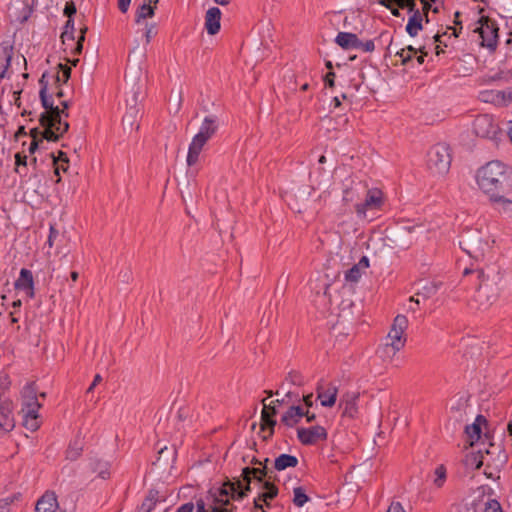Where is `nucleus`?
<instances>
[{
  "label": "nucleus",
  "instance_id": "obj_58",
  "mask_svg": "<svg viewBox=\"0 0 512 512\" xmlns=\"http://www.w3.org/2000/svg\"><path fill=\"white\" fill-rule=\"evenodd\" d=\"M421 3L423 4V12L426 18V22H429L428 11L432 8V6L429 0H421Z\"/></svg>",
  "mask_w": 512,
  "mask_h": 512
},
{
  "label": "nucleus",
  "instance_id": "obj_52",
  "mask_svg": "<svg viewBox=\"0 0 512 512\" xmlns=\"http://www.w3.org/2000/svg\"><path fill=\"white\" fill-rule=\"evenodd\" d=\"M396 55L401 58L402 64H407L412 59V55L406 52V49H401L396 52Z\"/></svg>",
  "mask_w": 512,
  "mask_h": 512
},
{
  "label": "nucleus",
  "instance_id": "obj_61",
  "mask_svg": "<svg viewBox=\"0 0 512 512\" xmlns=\"http://www.w3.org/2000/svg\"><path fill=\"white\" fill-rule=\"evenodd\" d=\"M334 78H335V73H333V72L327 73L325 76L326 85H328L329 87H333L334 86Z\"/></svg>",
  "mask_w": 512,
  "mask_h": 512
},
{
  "label": "nucleus",
  "instance_id": "obj_50",
  "mask_svg": "<svg viewBox=\"0 0 512 512\" xmlns=\"http://www.w3.org/2000/svg\"><path fill=\"white\" fill-rule=\"evenodd\" d=\"M64 14L68 18H72V16L76 14V6L73 1L66 3L65 8H64Z\"/></svg>",
  "mask_w": 512,
  "mask_h": 512
},
{
  "label": "nucleus",
  "instance_id": "obj_57",
  "mask_svg": "<svg viewBox=\"0 0 512 512\" xmlns=\"http://www.w3.org/2000/svg\"><path fill=\"white\" fill-rule=\"evenodd\" d=\"M303 401H304V405H305V407H303L304 410L309 411V408L312 407V405H313V395L308 394V395L304 396Z\"/></svg>",
  "mask_w": 512,
  "mask_h": 512
},
{
  "label": "nucleus",
  "instance_id": "obj_28",
  "mask_svg": "<svg viewBox=\"0 0 512 512\" xmlns=\"http://www.w3.org/2000/svg\"><path fill=\"white\" fill-rule=\"evenodd\" d=\"M368 267L369 261L367 257L364 256L357 264L346 271L345 280L352 283L357 282L361 278L363 271Z\"/></svg>",
  "mask_w": 512,
  "mask_h": 512
},
{
  "label": "nucleus",
  "instance_id": "obj_56",
  "mask_svg": "<svg viewBox=\"0 0 512 512\" xmlns=\"http://www.w3.org/2000/svg\"><path fill=\"white\" fill-rule=\"evenodd\" d=\"M131 0H118V8L122 13H126L129 9Z\"/></svg>",
  "mask_w": 512,
  "mask_h": 512
},
{
  "label": "nucleus",
  "instance_id": "obj_35",
  "mask_svg": "<svg viewBox=\"0 0 512 512\" xmlns=\"http://www.w3.org/2000/svg\"><path fill=\"white\" fill-rule=\"evenodd\" d=\"M297 464L298 459L295 456L289 454H281L274 461V467L278 471L295 467Z\"/></svg>",
  "mask_w": 512,
  "mask_h": 512
},
{
  "label": "nucleus",
  "instance_id": "obj_21",
  "mask_svg": "<svg viewBox=\"0 0 512 512\" xmlns=\"http://www.w3.org/2000/svg\"><path fill=\"white\" fill-rule=\"evenodd\" d=\"M221 11L217 7L208 9L205 16V27L210 35H215L220 30Z\"/></svg>",
  "mask_w": 512,
  "mask_h": 512
},
{
  "label": "nucleus",
  "instance_id": "obj_10",
  "mask_svg": "<svg viewBox=\"0 0 512 512\" xmlns=\"http://www.w3.org/2000/svg\"><path fill=\"white\" fill-rule=\"evenodd\" d=\"M479 26L474 30L481 38V45L494 51L498 41V27L495 21L489 17L482 16L479 21Z\"/></svg>",
  "mask_w": 512,
  "mask_h": 512
},
{
  "label": "nucleus",
  "instance_id": "obj_13",
  "mask_svg": "<svg viewBox=\"0 0 512 512\" xmlns=\"http://www.w3.org/2000/svg\"><path fill=\"white\" fill-rule=\"evenodd\" d=\"M297 437L304 445H313L327 438V431L324 427L316 425L309 428H299Z\"/></svg>",
  "mask_w": 512,
  "mask_h": 512
},
{
  "label": "nucleus",
  "instance_id": "obj_7",
  "mask_svg": "<svg viewBox=\"0 0 512 512\" xmlns=\"http://www.w3.org/2000/svg\"><path fill=\"white\" fill-rule=\"evenodd\" d=\"M46 73H44L40 79V98L43 107L46 110L47 116L42 115L41 124L43 128H53L57 124H62L61 121V113L63 110H60L58 106H54V102L51 95H47V83L45 82Z\"/></svg>",
  "mask_w": 512,
  "mask_h": 512
},
{
  "label": "nucleus",
  "instance_id": "obj_54",
  "mask_svg": "<svg viewBox=\"0 0 512 512\" xmlns=\"http://www.w3.org/2000/svg\"><path fill=\"white\" fill-rule=\"evenodd\" d=\"M62 42L65 44L66 41L74 40V30H64L61 34Z\"/></svg>",
  "mask_w": 512,
  "mask_h": 512
},
{
  "label": "nucleus",
  "instance_id": "obj_3",
  "mask_svg": "<svg viewBox=\"0 0 512 512\" xmlns=\"http://www.w3.org/2000/svg\"><path fill=\"white\" fill-rule=\"evenodd\" d=\"M460 141L467 149L508 147L507 130H464L460 135Z\"/></svg>",
  "mask_w": 512,
  "mask_h": 512
},
{
  "label": "nucleus",
  "instance_id": "obj_39",
  "mask_svg": "<svg viewBox=\"0 0 512 512\" xmlns=\"http://www.w3.org/2000/svg\"><path fill=\"white\" fill-rule=\"evenodd\" d=\"M293 494H294L293 502L298 507H302L309 500V498L306 495L305 491L301 487L294 488Z\"/></svg>",
  "mask_w": 512,
  "mask_h": 512
},
{
  "label": "nucleus",
  "instance_id": "obj_44",
  "mask_svg": "<svg viewBox=\"0 0 512 512\" xmlns=\"http://www.w3.org/2000/svg\"><path fill=\"white\" fill-rule=\"evenodd\" d=\"M415 1L416 0H399L397 6L399 8H401V9L407 8L410 13L414 14L415 11H419L416 8V2Z\"/></svg>",
  "mask_w": 512,
  "mask_h": 512
},
{
  "label": "nucleus",
  "instance_id": "obj_8",
  "mask_svg": "<svg viewBox=\"0 0 512 512\" xmlns=\"http://www.w3.org/2000/svg\"><path fill=\"white\" fill-rule=\"evenodd\" d=\"M478 277L481 279V283L477 288L473 302L476 304V308L479 310H487L498 298V288L495 284L487 282L483 271H478Z\"/></svg>",
  "mask_w": 512,
  "mask_h": 512
},
{
  "label": "nucleus",
  "instance_id": "obj_18",
  "mask_svg": "<svg viewBox=\"0 0 512 512\" xmlns=\"http://www.w3.org/2000/svg\"><path fill=\"white\" fill-rule=\"evenodd\" d=\"M486 425V419L482 415H478L475 421L466 426L465 434L469 445L474 446L481 438L482 427Z\"/></svg>",
  "mask_w": 512,
  "mask_h": 512
},
{
  "label": "nucleus",
  "instance_id": "obj_34",
  "mask_svg": "<svg viewBox=\"0 0 512 512\" xmlns=\"http://www.w3.org/2000/svg\"><path fill=\"white\" fill-rule=\"evenodd\" d=\"M422 14L420 11H415L408 20L406 31L411 37L417 36L418 32L423 29Z\"/></svg>",
  "mask_w": 512,
  "mask_h": 512
},
{
  "label": "nucleus",
  "instance_id": "obj_16",
  "mask_svg": "<svg viewBox=\"0 0 512 512\" xmlns=\"http://www.w3.org/2000/svg\"><path fill=\"white\" fill-rule=\"evenodd\" d=\"M338 388L332 383L321 385L317 389V398L323 407H332L336 403Z\"/></svg>",
  "mask_w": 512,
  "mask_h": 512
},
{
  "label": "nucleus",
  "instance_id": "obj_37",
  "mask_svg": "<svg viewBox=\"0 0 512 512\" xmlns=\"http://www.w3.org/2000/svg\"><path fill=\"white\" fill-rule=\"evenodd\" d=\"M57 71L53 75L54 82L60 86L61 83H67L71 76V68L67 65L58 64Z\"/></svg>",
  "mask_w": 512,
  "mask_h": 512
},
{
  "label": "nucleus",
  "instance_id": "obj_5",
  "mask_svg": "<svg viewBox=\"0 0 512 512\" xmlns=\"http://www.w3.org/2000/svg\"><path fill=\"white\" fill-rule=\"evenodd\" d=\"M452 153L448 144L437 143L427 152V168L430 173L437 177H445L451 167Z\"/></svg>",
  "mask_w": 512,
  "mask_h": 512
},
{
  "label": "nucleus",
  "instance_id": "obj_55",
  "mask_svg": "<svg viewBox=\"0 0 512 512\" xmlns=\"http://www.w3.org/2000/svg\"><path fill=\"white\" fill-rule=\"evenodd\" d=\"M387 512H405V510L399 502H393L389 506Z\"/></svg>",
  "mask_w": 512,
  "mask_h": 512
},
{
  "label": "nucleus",
  "instance_id": "obj_32",
  "mask_svg": "<svg viewBox=\"0 0 512 512\" xmlns=\"http://www.w3.org/2000/svg\"><path fill=\"white\" fill-rule=\"evenodd\" d=\"M23 418V425L26 429L34 432L39 429L41 421L39 419V412L35 411H21Z\"/></svg>",
  "mask_w": 512,
  "mask_h": 512
},
{
  "label": "nucleus",
  "instance_id": "obj_19",
  "mask_svg": "<svg viewBox=\"0 0 512 512\" xmlns=\"http://www.w3.org/2000/svg\"><path fill=\"white\" fill-rule=\"evenodd\" d=\"M41 404L38 402L35 389L28 385L22 391V408L21 411L39 412Z\"/></svg>",
  "mask_w": 512,
  "mask_h": 512
},
{
  "label": "nucleus",
  "instance_id": "obj_14",
  "mask_svg": "<svg viewBox=\"0 0 512 512\" xmlns=\"http://www.w3.org/2000/svg\"><path fill=\"white\" fill-rule=\"evenodd\" d=\"M306 418L308 423L315 419V414L310 413L308 410H304L301 406H291L282 416V422L288 426L293 427L298 424L302 418Z\"/></svg>",
  "mask_w": 512,
  "mask_h": 512
},
{
  "label": "nucleus",
  "instance_id": "obj_36",
  "mask_svg": "<svg viewBox=\"0 0 512 512\" xmlns=\"http://www.w3.org/2000/svg\"><path fill=\"white\" fill-rule=\"evenodd\" d=\"M447 479V469L443 464H439L435 467L432 474V482L436 488H441L445 484Z\"/></svg>",
  "mask_w": 512,
  "mask_h": 512
},
{
  "label": "nucleus",
  "instance_id": "obj_51",
  "mask_svg": "<svg viewBox=\"0 0 512 512\" xmlns=\"http://www.w3.org/2000/svg\"><path fill=\"white\" fill-rule=\"evenodd\" d=\"M357 49H361L364 52H372L375 49L374 41L373 40H367L365 42L361 41V45H359Z\"/></svg>",
  "mask_w": 512,
  "mask_h": 512
},
{
  "label": "nucleus",
  "instance_id": "obj_60",
  "mask_svg": "<svg viewBox=\"0 0 512 512\" xmlns=\"http://www.w3.org/2000/svg\"><path fill=\"white\" fill-rule=\"evenodd\" d=\"M194 506L192 503H186L179 507L176 512H193Z\"/></svg>",
  "mask_w": 512,
  "mask_h": 512
},
{
  "label": "nucleus",
  "instance_id": "obj_38",
  "mask_svg": "<svg viewBox=\"0 0 512 512\" xmlns=\"http://www.w3.org/2000/svg\"><path fill=\"white\" fill-rule=\"evenodd\" d=\"M473 126L474 128H493L494 118L488 114L479 115L475 118Z\"/></svg>",
  "mask_w": 512,
  "mask_h": 512
},
{
  "label": "nucleus",
  "instance_id": "obj_49",
  "mask_svg": "<svg viewBox=\"0 0 512 512\" xmlns=\"http://www.w3.org/2000/svg\"><path fill=\"white\" fill-rule=\"evenodd\" d=\"M221 123L218 121L217 117L210 115L204 118L202 128H209L210 126H219Z\"/></svg>",
  "mask_w": 512,
  "mask_h": 512
},
{
  "label": "nucleus",
  "instance_id": "obj_42",
  "mask_svg": "<svg viewBox=\"0 0 512 512\" xmlns=\"http://www.w3.org/2000/svg\"><path fill=\"white\" fill-rule=\"evenodd\" d=\"M87 30H88V28L86 26L80 29V35H79V37L77 39L76 46L73 49V54L74 55L81 54V52L83 50V42L85 40V33L87 32Z\"/></svg>",
  "mask_w": 512,
  "mask_h": 512
},
{
  "label": "nucleus",
  "instance_id": "obj_23",
  "mask_svg": "<svg viewBox=\"0 0 512 512\" xmlns=\"http://www.w3.org/2000/svg\"><path fill=\"white\" fill-rule=\"evenodd\" d=\"M358 394L355 392L346 393L340 400V407L343 409V415L354 417L357 414Z\"/></svg>",
  "mask_w": 512,
  "mask_h": 512
},
{
  "label": "nucleus",
  "instance_id": "obj_64",
  "mask_svg": "<svg viewBox=\"0 0 512 512\" xmlns=\"http://www.w3.org/2000/svg\"><path fill=\"white\" fill-rule=\"evenodd\" d=\"M9 502L7 499L0 498V512H8Z\"/></svg>",
  "mask_w": 512,
  "mask_h": 512
},
{
  "label": "nucleus",
  "instance_id": "obj_11",
  "mask_svg": "<svg viewBox=\"0 0 512 512\" xmlns=\"http://www.w3.org/2000/svg\"><path fill=\"white\" fill-rule=\"evenodd\" d=\"M342 189V202L345 205L357 201L362 192L365 190V185L353 174H348L341 183Z\"/></svg>",
  "mask_w": 512,
  "mask_h": 512
},
{
  "label": "nucleus",
  "instance_id": "obj_53",
  "mask_svg": "<svg viewBox=\"0 0 512 512\" xmlns=\"http://www.w3.org/2000/svg\"><path fill=\"white\" fill-rule=\"evenodd\" d=\"M57 235H58V231L53 226H51L50 230H49L48 240H47V244L50 248L53 246L54 240L57 237Z\"/></svg>",
  "mask_w": 512,
  "mask_h": 512
},
{
  "label": "nucleus",
  "instance_id": "obj_26",
  "mask_svg": "<svg viewBox=\"0 0 512 512\" xmlns=\"http://www.w3.org/2000/svg\"><path fill=\"white\" fill-rule=\"evenodd\" d=\"M30 134L32 140L30 142L28 151L30 153H34L38 148V136L41 135L42 138L48 141H56L59 138V135L55 133V130H30Z\"/></svg>",
  "mask_w": 512,
  "mask_h": 512
},
{
  "label": "nucleus",
  "instance_id": "obj_33",
  "mask_svg": "<svg viewBox=\"0 0 512 512\" xmlns=\"http://www.w3.org/2000/svg\"><path fill=\"white\" fill-rule=\"evenodd\" d=\"M159 0H145L144 3L137 9L136 22L139 23L142 19L154 16V10Z\"/></svg>",
  "mask_w": 512,
  "mask_h": 512
},
{
  "label": "nucleus",
  "instance_id": "obj_48",
  "mask_svg": "<svg viewBox=\"0 0 512 512\" xmlns=\"http://www.w3.org/2000/svg\"><path fill=\"white\" fill-rule=\"evenodd\" d=\"M483 512H502V509L496 500H490L485 504Z\"/></svg>",
  "mask_w": 512,
  "mask_h": 512
},
{
  "label": "nucleus",
  "instance_id": "obj_2",
  "mask_svg": "<svg viewBox=\"0 0 512 512\" xmlns=\"http://www.w3.org/2000/svg\"><path fill=\"white\" fill-rule=\"evenodd\" d=\"M256 463L257 467H246L242 470V481L227 482L214 489L211 494L213 498L211 503L198 501L196 512H233L230 499H241L245 495V491L250 490L251 484H260L267 474L266 465L261 461Z\"/></svg>",
  "mask_w": 512,
  "mask_h": 512
},
{
  "label": "nucleus",
  "instance_id": "obj_20",
  "mask_svg": "<svg viewBox=\"0 0 512 512\" xmlns=\"http://www.w3.org/2000/svg\"><path fill=\"white\" fill-rule=\"evenodd\" d=\"M36 512H63L54 493H45L36 504Z\"/></svg>",
  "mask_w": 512,
  "mask_h": 512
},
{
  "label": "nucleus",
  "instance_id": "obj_22",
  "mask_svg": "<svg viewBox=\"0 0 512 512\" xmlns=\"http://www.w3.org/2000/svg\"><path fill=\"white\" fill-rule=\"evenodd\" d=\"M13 56V46L8 45L6 43L1 44V52H0V79L5 77H9L8 69L11 64V59Z\"/></svg>",
  "mask_w": 512,
  "mask_h": 512
},
{
  "label": "nucleus",
  "instance_id": "obj_45",
  "mask_svg": "<svg viewBox=\"0 0 512 512\" xmlns=\"http://www.w3.org/2000/svg\"><path fill=\"white\" fill-rule=\"evenodd\" d=\"M15 164H16V168H15V172L18 173V174H21L22 171H21V167H26L27 165V157L25 155H21L20 153H17L15 155Z\"/></svg>",
  "mask_w": 512,
  "mask_h": 512
},
{
  "label": "nucleus",
  "instance_id": "obj_31",
  "mask_svg": "<svg viewBox=\"0 0 512 512\" xmlns=\"http://www.w3.org/2000/svg\"><path fill=\"white\" fill-rule=\"evenodd\" d=\"M275 413V408L270 404H266L264 400L263 409L261 413V426L263 430L266 428H270V430H272L276 423V421L274 420Z\"/></svg>",
  "mask_w": 512,
  "mask_h": 512
},
{
  "label": "nucleus",
  "instance_id": "obj_47",
  "mask_svg": "<svg viewBox=\"0 0 512 512\" xmlns=\"http://www.w3.org/2000/svg\"><path fill=\"white\" fill-rule=\"evenodd\" d=\"M81 450H82L81 447L78 445L69 446V448L66 452L67 458H69L71 460L77 459L80 456Z\"/></svg>",
  "mask_w": 512,
  "mask_h": 512
},
{
  "label": "nucleus",
  "instance_id": "obj_9",
  "mask_svg": "<svg viewBox=\"0 0 512 512\" xmlns=\"http://www.w3.org/2000/svg\"><path fill=\"white\" fill-rule=\"evenodd\" d=\"M383 203L384 197L381 190L377 188L367 190L365 199L362 202H357L354 206L357 218L367 219L368 213L380 210Z\"/></svg>",
  "mask_w": 512,
  "mask_h": 512
},
{
  "label": "nucleus",
  "instance_id": "obj_30",
  "mask_svg": "<svg viewBox=\"0 0 512 512\" xmlns=\"http://www.w3.org/2000/svg\"><path fill=\"white\" fill-rule=\"evenodd\" d=\"M505 94L503 90H486L480 93V99L486 103L497 106H505Z\"/></svg>",
  "mask_w": 512,
  "mask_h": 512
},
{
  "label": "nucleus",
  "instance_id": "obj_46",
  "mask_svg": "<svg viewBox=\"0 0 512 512\" xmlns=\"http://www.w3.org/2000/svg\"><path fill=\"white\" fill-rule=\"evenodd\" d=\"M55 165V174L58 176L57 182L60 181V171L66 172L68 169V158H63L62 162L56 161Z\"/></svg>",
  "mask_w": 512,
  "mask_h": 512
},
{
  "label": "nucleus",
  "instance_id": "obj_40",
  "mask_svg": "<svg viewBox=\"0 0 512 512\" xmlns=\"http://www.w3.org/2000/svg\"><path fill=\"white\" fill-rule=\"evenodd\" d=\"M466 464L475 469H479L483 465V455L480 454V451L467 455Z\"/></svg>",
  "mask_w": 512,
  "mask_h": 512
},
{
  "label": "nucleus",
  "instance_id": "obj_59",
  "mask_svg": "<svg viewBox=\"0 0 512 512\" xmlns=\"http://www.w3.org/2000/svg\"><path fill=\"white\" fill-rule=\"evenodd\" d=\"M503 93L505 94V106L512 104V88L503 90Z\"/></svg>",
  "mask_w": 512,
  "mask_h": 512
},
{
  "label": "nucleus",
  "instance_id": "obj_43",
  "mask_svg": "<svg viewBox=\"0 0 512 512\" xmlns=\"http://www.w3.org/2000/svg\"><path fill=\"white\" fill-rule=\"evenodd\" d=\"M156 498L154 496H148L141 505V511L151 512L156 506Z\"/></svg>",
  "mask_w": 512,
  "mask_h": 512
},
{
  "label": "nucleus",
  "instance_id": "obj_24",
  "mask_svg": "<svg viewBox=\"0 0 512 512\" xmlns=\"http://www.w3.org/2000/svg\"><path fill=\"white\" fill-rule=\"evenodd\" d=\"M134 104L127 107L126 112L122 118L123 126H128L130 128H139L140 127V109L136 105V98L133 99Z\"/></svg>",
  "mask_w": 512,
  "mask_h": 512
},
{
  "label": "nucleus",
  "instance_id": "obj_6",
  "mask_svg": "<svg viewBox=\"0 0 512 512\" xmlns=\"http://www.w3.org/2000/svg\"><path fill=\"white\" fill-rule=\"evenodd\" d=\"M460 246L470 257L476 260L483 259L491 249L489 238L478 231L463 235Z\"/></svg>",
  "mask_w": 512,
  "mask_h": 512
},
{
  "label": "nucleus",
  "instance_id": "obj_12",
  "mask_svg": "<svg viewBox=\"0 0 512 512\" xmlns=\"http://www.w3.org/2000/svg\"><path fill=\"white\" fill-rule=\"evenodd\" d=\"M213 131L214 130H200L193 137V139L189 145L187 159H186L188 166H190V167L194 166L198 162L199 155H200L202 149L204 148L205 144L207 143V141L209 139H211V137L213 135Z\"/></svg>",
  "mask_w": 512,
  "mask_h": 512
},
{
  "label": "nucleus",
  "instance_id": "obj_25",
  "mask_svg": "<svg viewBox=\"0 0 512 512\" xmlns=\"http://www.w3.org/2000/svg\"><path fill=\"white\" fill-rule=\"evenodd\" d=\"M89 469L101 479L110 477V463L103 459L94 458L89 462Z\"/></svg>",
  "mask_w": 512,
  "mask_h": 512
},
{
  "label": "nucleus",
  "instance_id": "obj_29",
  "mask_svg": "<svg viewBox=\"0 0 512 512\" xmlns=\"http://www.w3.org/2000/svg\"><path fill=\"white\" fill-rule=\"evenodd\" d=\"M278 493V489L270 482H264L262 492L257 499H254L256 507L262 508L263 503L267 504L269 500L273 499Z\"/></svg>",
  "mask_w": 512,
  "mask_h": 512
},
{
  "label": "nucleus",
  "instance_id": "obj_63",
  "mask_svg": "<svg viewBox=\"0 0 512 512\" xmlns=\"http://www.w3.org/2000/svg\"><path fill=\"white\" fill-rule=\"evenodd\" d=\"M399 0H379L378 3L384 7L391 8L393 4L398 5Z\"/></svg>",
  "mask_w": 512,
  "mask_h": 512
},
{
  "label": "nucleus",
  "instance_id": "obj_62",
  "mask_svg": "<svg viewBox=\"0 0 512 512\" xmlns=\"http://www.w3.org/2000/svg\"><path fill=\"white\" fill-rule=\"evenodd\" d=\"M289 378L291 379L292 383L301 385L302 384V377L297 373H291L289 375Z\"/></svg>",
  "mask_w": 512,
  "mask_h": 512
},
{
  "label": "nucleus",
  "instance_id": "obj_4",
  "mask_svg": "<svg viewBox=\"0 0 512 512\" xmlns=\"http://www.w3.org/2000/svg\"><path fill=\"white\" fill-rule=\"evenodd\" d=\"M408 327V319L404 315H397L385 342L378 348L377 353L384 362H392L398 352L402 350L406 343V329Z\"/></svg>",
  "mask_w": 512,
  "mask_h": 512
},
{
  "label": "nucleus",
  "instance_id": "obj_27",
  "mask_svg": "<svg viewBox=\"0 0 512 512\" xmlns=\"http://www.w3.org/2000/svg\"><path fill=\"white\" fill-rule=\"evenodd\" d=\"M335 42L343 49H357L361 45V40L354 33L339 32Z\"/></svg>",
  "mask_w": 512,
  "mask_h": 512
},
{
  "label": "nucleus",
  "instance_id": "obj_1",
  "mask_svg": "<svg viewBox=\"0 0 512 512\" xmlns=\"http://www.w3.org/2000/svg\"><path fill=\"white\" fill-rule=\"evenodd\" d=\"M478 192L500 213L512 217V166L493 159L480 165L473 176Z\"/></svg>",
  "mask_w": 512,
  "mask_h": 512
},
{
  "label": "nucleus",
  "instance_id": "obj_41",
  "mask_svg": "<svg viewBox=\"0 0 512 512\" xmlns=\"http://www.w3.org/2000/svg\"><path fill=\"white\" fill-rule=\"evenodd\" d=\"M438 287L435 283H427L417 293L418 296H422L424 299H428L436 294Z\"/></svg>",
  "mask_w": 512,
  "mask_h": 512
},
{
  "label": "nucleus",
  "instance_id": "obj_17",
  "mask_svg": "<svg viewBox=\"0 0 512 512\" xmlns=\"http://www.w3.org/2000/svg\"><path fill=\"white\" fill-rule=\"evenodd\" d=\"M15 427L13 404L10 401H3L0 404V429L10 432Z\"/></svg>",
  "mask_w": 512,
  "mask_h": 512
},
{
  "label": "nucleus",
  "instance_id": "obj_15",
  "mask_svg": "<svg viewBox=\"0 0 512 512\" xmlns=\"http://www.w3.org/2000/svg\"><path fill=\"white\" fill-rule=\"evenodd\" d=\"M15 288L23 292L28 298L34 297V279L32 272L22 268L18 279L15 281Z\"/></svg>",
  "mask_w": 512,
  "mask_h": 512
}]
</instances>
